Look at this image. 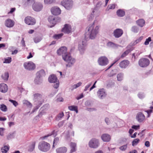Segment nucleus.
<instances>
[{
    "instance_id": "f257e3e1",
    "label": "nucleus",
    "mask_w": 153,
    "mask_h": 153,
    "mask_svg": "<svg viewBox=\"0 0 153 153\" xmlns=\"http://www.w3.org/2000/svg\"><path fill=\"white\" fill-rule=\"evenodd\" d=\"M99 28L98 26L94 27V22L87 27L88 31L86 33L90 39H93L96 38L98 33Z\"/></svg>"
},
{
    "instance_id": "f03ea898",
    "label": "nucleus",
    "mask_w": 153,
    "mask_h": 153,
    "mask_svg": "<svg viewBox=\"0 0 153 153\" xmlns=\"http://www.w3.org/2000/svg\"><path fill=\"white\" fill-rule=\"evenodd\" d=\"M33 100L34 104L36 106L33 109L32 112H34L36 111L42 105L43 102L42 95L39 93H35L33 95Z\"/></svg>"
},
{
    "instance_id": "7ed1b4c3",
    "label": "nucleus",
    "mask_w": 153,
    "mask_h": 153,
    "mask_svg": "<svg viewBox=\"0 0 153 153\" xmlns=\"http://www.w3.org/2000/svg\"><path fill=\"white\" fill-rule=\"evenodd\" d=\"M63 59L68 63L66 66L68 68L72 66L76 62L75 59L71 56L70 53L67 56H63Z\"/></svg>"
},
{
    "instance_id": "20e7f679",
    "label": "nucleus",
    "mask_w": 153,
    "mask_h": 153,
    "mask_svg": "<svg viewBox=\"0 0 153 153\" xmlns=\"http://www.w3.org/2000/svg\"><path fill=\"white\" fill-rule=\"evenodd\" d=\"M50 146L49 143L45 141H42L39 143L38 145V148L41 151L46 152L50 149Z\"/></svg>"
},
{
    "instance_id": "39448f33",
    "label": "nucleus",
    "mask_w": 153,
    "mask_h": 153,
    "mask_svg": "<svg viewBox=\"0 0 153 153\" xmlns=\"http://www.w3.org/2000/svg\"><path fill=\"white\" fill-rule=\"evenodd\" d=\"M100 145L99 140L95 138L91 139L89 142V146L92 148L96 149Z\"/></svg>"
},
{
    "instance_id": "423d86ee",
    "label": "nucleus",
    "mask_w": 153,
    "mask_h": 153,
    "mask_svg": "<svg viewBox=\"0 0 153 153\" xmlns=\"http://www.w3.org/2000/svg\"><path fill=\"white\" fill-rule=\"evenodd\" d=\"M61 4L65 9L69 10L72 8L73 2L71 0H63L61 2Z\"/></svg>"
},
{
    "instance_id": "0eeeda50",
    "label": "nucleus",
    "mask_w": 153,
    "mask_h": 153,
    "mask_svg": "<svg viewBox=\"0 0 153 153\" xmlns=\"http://www.w3.org/2000/svg\"><path fill=\"white\" fill-rule=\"evenodd\" d=\"M149 60L146 58H142L139 61L138 63L140 66L145 67L148 66L149 64Z\"/></svg>"
},
{
    "instance_id": "6e6552de",
    "label": "nucleus",
    "mask_w": 153,
    "mask_h": 153,
    "mask_svg": "<svg viewBox=\"0 0 153 153\" xmlns=\"http://www.w3.org/2000/svg\"><path fill=\"white\" fill-rule=\"evenodd\" d=\"M57 53L59 55H62L63 59V56H67L69 54L67 52L66 47L64 46L61 47L58 50Z\"/></svg>"
},
{
    "instance_id": "1a4fd4ad",
    "label": "nucleus",
    "mask_w": 153,
    "mask_h": 153,
    "mask_svg": "<svg viewBox=\"0 0 153 153\" xmlns=\"http://www.w3.org/2000/svg\"><path fill=\"white\" fill-rule=\"evenodd\" d=\"M24 66L26 69L30 71L34 70L36 68L35 64L32 62H28L24 64Z\"/></svg>"
},
{
    "instance_id": "9d476101",
    "label": "nucleus",
    "mask_w": 153,
    "mask_h": 153,
    "mask_svg": "<svg viewBox=\"0 0 153 153\" xmlns=\"http://www.w3.org/2000/svg\"><path fill=\"white\" fill-rule=\"evenodd\" d=\"M98 62L100 65L105 66L108 64V60L105 56H101L98 59Z\"/></svg>"
},
{
    "instance_id": "9b49d317",
    "label": "nucleus",
    "mask_w": 153,
    "mask_h": 153,
    "mask_svg": "<svg viewBox=\"0 0 153 153\" xmlns=\"http://www.w3.org/2000/svg\"><path fill=\"white\" fill-rule=\"evenodd\" d=\"M86 45V41L85 39L80 42L79 44L78 49L81 54L83 53L85 50V46Z\"/></svg>"
},
{
    "instance_id": "f8f14e48",
    "label": "nucleus",
    "mask_w": 153,
    "mask_h": 153,
    "mask_svg": "<svg viewBox=\"0 0 153 153\" xmlns=\"http://www.w3.org/2000/svg\"><path fill=\"white\" fill-rule=\"evenodd\" d=\"M32 8L35 11L39 12L42 10L43 8V6L41 3H36L33 4Z\"/></svg>"
},
{
    "instance_id": "ddd939ff",
    "label": "nucleus",
    "mask_w": 153,
    "mask_h": 153,
    "mask_svg": "<svg viewBox=\"0 0 153 153\" xmlns=\"http://www.w3.org/2000/svg\"><path fill=\"white\" fill-rule=\"evenodd\" d=\"M25 21L26 24L29 25H34L36 22L35 19L30 16L26 17L25 19Z\"/></svg>"
},
{
    "instance_id": "4468645a",
    "label": "nucleus",
    "mask_w": 153,
    "mask_h": 153,
    "mask_svg": "<svg viewBox=\"0 0 153 153\" xmlns=\"http://www.w3.org/2000/svg\"><path fill=\"white\" fill-rule=\"evenodd\" d=\"M60 19L59 17H57L55 18L53 16H50L48 18V21L50 23L53 24V25H55L57 22H59L60 21Z\"/></svg>"
},
{
    "instance_id": "2eb2a0df",
    "label": "nucleus",
    "mask_w": 153,
    "mask_h": 153,
    "mask_svg": "<svg viewBox=\"0 0 153 153\" xmlns=\"http://www.w3.org/2000/svg\"><path fill=\"white\" fill-rule=\"evenodd\" d=\"M123 33V30L121 29H117L114 30L113 36L116 38H118L121 37Z\"/></svg>"
},
{
    "instance_id": "dca6fc26",
    "label": "nucleus",
    "mask_w": 153,
    "mask_h": 153,
    "mask_svg": "<svg viewBox=\"0 0 153 153\" xmlns=\"http://www.w3.org/2000/svg\"><path fill=\"white\" fill-rule=\"evenodd\" d=\"M97 94L98 97L100 99H103L106 95V94L103 89H99L97 91Z\"/></svg>"
},
{
    "instance_id": "f3484780",
    "label": "nucleus",
    "mask_w": 153,
    "mask_h": 153,
    "mask_svg": "<svg viewBox=\"0 0 153 153\" xmlns=\"http://www.w3.org/2000/svg\"><path fill=\"white\" fill-rule=\"evenodd\" d=\"M62 31L65 33H69L71 31V26L68 24H66L64 27L62 29Z\"/></svg>"
},
{
    "instance_id": "a211bd4d",
    "label": "nucleus",
    "mask_w": 153,
    "mask_h": 153,
    "mask_svg": "<svg viewBox=\"0 0 153 153\" xmlns=\"http://www.w3.org/2000/svg\"><path fill=\"white\" fill-rule=\"evenodd\" d=\"M145 117L141 112L138 113L136 116V119L139 122H142L145 119Z\"/></svg>"
},
{
    "instance_id": "6ab92c4d",
    "label": "nucleus",
    "mask_w": 153,
    "mask_h": 153,
    "mask_svg": "<svg viewBox=\"0 0 153 153\" xmlns=\"http://www.w3.org/2000/svg\"><path fill=\"white\" fill-rule=\"evenodd\" d=\"M15 24L14 22L10 19H8L6 20L5 22V25L8 27H13Z\"/></svg>"
},
{
    "instance_id": "aec40b11",
    "label": "nucleus",
    "mask_w": 153,
    "mask_h": 153,
    "mask_svg": "<svg viewBox=\"0 0 153 153\" xmlns=\"http://www.w3.org/2000/svg\"><path fill=\"white\" fill-rule=\"evenodd\" d=\"M51 11L52 14L55 15H58L61 12L60 9L57 7H52L51 9Z\"/></svg>"
},
{
    "instance_id": "412c9836",
    "label": "nucleus",
    "mask_w": 153,
    "mask_h": 153,
    "mask_svg": "<svg viewBox=\"0 0 153 153\" xmlns=\"http://www.w3.org/2000/svg\"><path fill=\"white\" fill-rule=\"evenodd\" d=\"M129 64V62L127 60H124L120 62L119 64L120 67L122 68H125L128 66Z\"/></svg>"
},
{
    "instance_id": "4be33fe9",
    "label": "nucleus",
    "mask_w": 153,
    "mask_h": 153,
    "mask_svg": "<svg viewBox=\"0 0 153 153\" xmlns=\"http://www.w3.org/2000/svg\"><path fill=\"white\" fill-rule=\"evenodd\" d=\"M8 90V87L6 84L2 83L0 84V91L5 93L7 92Z\"/></svg>"
},
{
    "instance_id": "5701e85b",
    "label": "nucleus",
    "mask_w": 153,
    "mask_h": 153,
    "mask_svg": "<svg viewBox=\"0 0 153 153\" xmlns=\"http://www.w3.org/2000/svg\"><path fill=\"white\" fill-rule=\"evenodd\" d=\"M102 139L104 141L108 142L111 139V137L109 135L107 134H104L101 136Z\"/></svg>"
},
{
    "instance_id": "b1692460",
    "label": "nucleus",
    "mask_w": 153,
    "mask_h": 153,
    "mask_svg": "<svg viewBox=\"0 0 153 153\" xmlns=\"http://www.w3.org/2000/svg\"><path fill=\"white\" fill-rule=\"evenodd\" d=\"M48 79L50 83H54L57 81V79L55 75H52L49 77Z\"/></svg>"
},
{
    "instance_id": "393cba45",
    "label": "nucleus",
    "mask_w": 153,
    "mask_h": 153,
    "mask_svg": "<svg viewBox=\"0 0 153 153\" xmlns=\"http://www.w3.org/2000/svg\"><path fill=\"white\" fill-rule=\"evenodd\" d=\"M67 151V149L65 147L59 148L56 150V153H65Z\"/></svg>"
},
{
    "instance_id": "a878e982",
    "label": "nucleus",
    "mask_w": 153,
    "mask_h": 153,
    "mask_svg": "<svg viewBox=\"0 0 153 153\" xmlns=\"http://www.w3.org/2000/svg\"><path fill=\"white\" fill-rule=\"evenodd\" d=\"M71 149L70 152L72 153L76 150V144L75 143L71 142L70 143Z\"/></svg>"
},
{
    "instance_id": "bb28decb",
    "label": "nucleus",
    "mask_w": 153,
    "mask_h": 153,
    "mask_svg": "<svg viewBox=\"0 0 153 153\" xmlns=\"http://www.w3.org/2000/svg\"><path fill=\"white\" fill-rule=\"evenodd\" d=\"M145 22V21L143 19H140L136 21L137 25L141 27H142L144 26Z\"/></svg>"
},
{
    "instance_id": "cd10ccee",
    "label": "nucleus",
    "mask_w": 153,
    "mask_h": 153,
    "mask_svg": "<svg viewBox=\"0 0 153 153\" xmlns=\"http://www.w3.org/2000/svg\"><path fill=\"white\" fill-rule=\"evenodd\" d=\"M45 73L43 70H41L38 71L36 74V76H39L40 77H42L45 76Z\"/></svg>"
},
{
    "instance_id": "c85d7f7f",
    "label": "nucleus",
    "mask_w": 153,
    "mask_h": 153,
    "mask_svg": "<svg viewBox=\"0 0 153 153\" xmlns=\"http://www.w3.org/2000/svg\"><path fill=\"white\" fill-rule=\"evenodd\" d=\"M42 78L39 76H36L34 80L35 83L37 84H39L42 83Z\"/></svg>"
},
{
    "instance_id": "c756f323",
    "label": "nucleus",
    "mask_w": 153,
    "mask_h": 153,
    "mask_svg": "<svg viewBox=\"0 0 153 153\" xmlns=\"http://www.w3.org/2000/svg\"><path fill=\"white\" fill-rule=\"evenodd\" d=\"M9 146H4L1 148V152L3 153H7L9 149Z\"/></svg>"
},
{
    "instance_id": "7c9ffc66",
    "label": "nucleus",
    "mask_w": 153,
    "mask_h": 153,
    "mask_svg": "<svg viewBox=\"0 0 153 153\" xmlns=\"http://www.w3.org/2000/svg\"><path fill=\"white\" fill-rule=\"evenodd\" d=\"M117 14L120 17H123L125 15V12L122 10H118L117 12Z\"/></svg>"
},
{
    "instance_id": "2f4dec72",
    "label": "nucleus",
    "mask_w": 153,
    "mask_h": 153,
    "mask_svg": "<svg viewBox=\"0 0 153 153\" xmlns=\"http://www.w3.org/2000/svg\"><path fill=\"white\" fill-rule=\"evenodd\" d=\"M69 110L72 111H75L76 113H78V108L77 106L71 105L68 107Z\"/></svg>"
},
{
    "instance_id": "473e14b6",
    "label": "nucleus",
    "mask_w": 153,
    "mask_h": 153,
    "mask_svg": "<svg viewBox=\"0 0 153 153\" xmlns=\"http://www.w3.org/2000/svg\"><path fill=\"white\" fill-rule=\"evenodd\" d=\"M107 45L108 46L112 47L114 48H117L119 45H117L111 42H109L107 43Z\"/></svg>"
},
{
    "instance_id": "72a5a7b5",
    "label": "nucleus",
    "mask_w": 153,
    "mask_h": 153,
    "mask_svg": "<svg viewBox=\"0 0 153 153\" xmlns=\"http://www.w3.org/2000/svg\"><path fill=\"white\" fill-rule=\"evenodd\" d=\"M25 4L26 5H31L34 3L35 0H25Z\"/></svg>"
},
{
    "instance_id": "f704fd0d",
    "label": "nucleus",
    "mask_w": 153,
    "mask_h": 153,
    "mask_svg": "<svg viewBox=\"0 0 153 153\" xmlns=\"http://www.w3.org/2000/svg\"><path fill=\"white\" fill-rule=\"evenodd\" d=\"M9 74L8 72H5L1 75V77L5 81H7L9 77Z\"/></svg>"
},
{
    "instance_id": "c9c22d12",
    "label": "nucleus",
    "mask_w": 153,
    "mask_h": 153,
    "mask_svg": "<svg viewBox=\"0 0 153 153\" xmlns=\"http://www.w3.org/2000/svg\"><path fill=\"white\" fill-rule=\"evenodd\" d=\"M131 49H128L125 51L121 55L120 58H123L126 56L131 51Z\"/></svg>"
},
{
    "instance_id": "e433bc0d",
    "label": "nucleus",
    "mask_w": 153,
    "mask_h": 153,
    "mask_svg": "<svg viewBox=\"0 0 153 153\" xmlns=\"http://www.w3.org/2000/svg\"><path fill=\"white\" fill-rule=\"evenodd\" d=\"M23 103L24 104L26 105L28 107L31 108L32 106V105L31 103L27 100H23Z\"/></svg>"
},
{
    "instance_id": "4c0bfd02",
    "label": "nucleus",
    "mask_w": 153,
    "mask_h": 153,
    "mask_svg": "<svg viewBox=\"0 0 153 153\" xmlns=\"http://www.w3.org/2000/svg\"><path fill=\"white\" fill-rule=\"evenodd\" d=\"M64 116V114L63 112H61L58 114L56 117V120L59 121Z\"/></svg>"
},
{
    "instance_id": "58836bf2",
    "label": "nucleus",
    "mask_w": 153,
    "mask_h": 153,
    "mask_svg": "<svg viewBox=\"0 0 153 153\" xmlns=\"http://www.w3.org/2000/svg\"><path fill=\"white\" fill-rule=\"evenodd\" d=\"M82 82H79L76 84H74L71 86V90L76 89L80 86L82 85Z\"/></svg>"
},
{
    "instance_id": "ea45409f",
    "label": "nucleus",
    "mask_w": 153,
    "mask_h": 153,
    "mask_svg": "<svg viewBox=\"0 0 153 153\" xmlns=\"http://www.w3.org/2000/svg\"><path fill=\"white\" fill-rule=\"evenodd\" d=\"M0 109L3 111L5 112L7 110V108L6 105L4 104L0 105Z\"/></svg>"
},
{
    "instance_id": "a19ab883",
    "label": "nucleus",
    "mask_w": 153,
    "mask_h": 153,
    "mask_svg": "<svg viewBox=\"0 0 153 153\" xmlns=\"http://www.w3.org/2000/svg\"><path fill=\"white\" fill-rule=\"evenodd\" d=\"M59 141V138L56 137L54 139L52 147L53 148L55 147V146L57 145Z\"/></svg>"
},
{
    "instance_id": "79ce46f5",
    "label": "nucleus",
    "mask_w": 153,
    "mask_h": 153,
    "mask_svg": "<svg viewBox=\"0 0 153 153\" xmlns=\"http://www.w3.org/2000/svg\"><path fill=\"white\" fill-rule=\"evenodd\" d=\"M120 58V57H118L116 58L114 60L113 63L106 70V71L109 68H110L114 64L116 63L118 61H119Z\"/></svg>"
},
{
    "instance_id": "37998d69",
    "label": "nucleus",
    "mask_w": 153,
    "mask_h": 153,
    "mask_svg": "<svg viewBox=\"0 0 153 153\" xmlns=\"http://www.w3.org/2000/svg\"><path fill=\"white\" fill-rule=\"evenodd\" d=\"M115 4H111L108 5L106 10L108 11L110 9H114L115 8Z\"/></svg>"
},
{
    "instance_id": "c03bdc74",
    "label": "nucleus",
    "mask_w": 153,
    "mask_h": 153,
    "mask_svg": "<svg viewBox=\"0 0 153 153\" xmlns=\"http://www.w3.org/2000/svg\"><path fill=\"white\" fill-rule=\"evenodd\" d=\"M123 74L122 73L118 74L117 75V80L119 81H121L123 79Z\"/></svg>"
},
{
    "instance_id": "a18cd8bd",
    "label": "nucleus",
    "mask_w": 153,
    "mask_h": 153,
    "mask_svg": "<svg viewBox=\"0 0 153 153\" xmlns=\"http://www.w3.org/2000/svg\"><path fill=\"white\" fill-rule=\"evenodd\" d=\"M35 146V143L33 142L31 145L29 146V148L28 149V151L30 152L33 151L34 149Z\"/></svg>"
},
{
    "instance_id": "49530a36",
    "label": "nucleus",
    "mask_w": 153,
    "mask_h": 153,
    "mask_svg": "<svg viewBox=\"0 0 153 153\" xmlns=\"http://www.w3.org/2000/svg\"><path fill=\"white\" fill-rule=\"evenodd\" d=\"M95 9L96 8H95L92 11V13H91V14L89 16L88 18V21L91 20L93 19L94 16V13L95 12Z\"/></svg>"
},
{
    "instance_id": "de8ad7c7",
    "label": "nucleus",
    "mask_w": 153,
    "mask_h": 153,
    "mask_svg": "<svg viewBox=\"0 0 153 153\" xmlns=\"http://www.w3.org/2000/svg\"><path fill=\"white\" fill-rule=\"evenodd\" d=\"M140 141L139 139L138 138L135 139L132 142V145L133 146L136 145Z\"/></svg>"
},
{
    "instance_id": "09e8293b",
    "label": "nucleus",
    "mask_w": 153,
    "mask_h": 153,
    "mask_svg": "<svg viewBox=\"0 0 153 153\" xmlns=\"http://www.w3.org/2000/svg\"><path fill=\"white\" fill-rule=\"evenodd\" d=\"M63 35V34H56L53 36V38L55 39H60Z\"/></svg>"
},
{
    "instance_id": "8fccbe9b",
    "label": "nucleus",
    "mask_w": 153,
    "mask_h": 153,
    "mask_svg": "<svg viewBox=\"0 0 153 153\" xmlns=\"http://www.w3.org/2000/svg\"><path fill=\"white\" fill-rule=\"evenodd\" d=\"M143 39V36H140L138 39L136 40L133 43L132 45H134L137 43L139 42Z\"/></svg>"
},
{
    "instance_id": "3c124183",
    "label": "nucleus",
    "mask_w": 153,
    "mask_h": 153,
    "mask_svg": "<svg viewBox=\"0 0 153 153\" xmlns=\"http://www.w3.org/2000/svg\"><path fill=\"white\" fill-rule=\"evenodd\" d=\"M11 62V58L8 57L6 58H5L4 61V63H10Z\"/></svg>"
},
{
    "instance_id": "603ef678",
    "label": "nucleus",
    "mask_w": 153,
    "mask_h": 153,
    "mask_svg": "<svg viewBox=\"0 0 153 153\" xmlns=\"http://www.w3.org/2000/svg\"><path fill=\"white\" fill-rule=\"evenodd\" d=\"M14 137L13 133L9 134L7 136V139L8 140H10Z\"/></svg>"
},
{
    "instance_id": "864d4df0",
    "label": "nucleus",
    "mask_w": 153,
    "mask_h": 153,
    "mask_svg": "<svg viewBox=\"0 0 153 153\" xmlns=\"http://www.w3.org/2000/svg\"><path fill=\"white\" fill-rule=\"evenodd\" d=\"M127 147V144H126L121 146L119 149L120 150L122 151H125Z\"/></svg>"
},
{
    "instance_id": "5fc2aeb1",
    "label": "nucleus",
    "mask_w": 153,
    "mask_h": 153,
    "mask_svg": "<svg viewBox=\"0 0 153 153\" xmlns=\"http://www.w3.org/2000/svg\"><path fill=\"white\" fill-rule=\"evenodd\" d=\"M42 39V38L41 37H37L34 38V41L35 42L37 43L40 42Z\"/></svg>"
},
{
    "instance_id": "6e6d98bb",
    "label": "nucleus",
    "mask_w": 153,
    "mask_h": 153,
    "mask_svg": "<svg viewBox=\"0 0 153 153\" xmlns=\"http://www.w3.org/2000/svg\"><path fill=\"white\" fill-rule=\"evenodd\" d=\"M131 30L135 33H137L138 30V28L136 26H133L132 27Z\"/></svg>"
},
{
    "instance_id": "4d7b16f0",
    "label": "nucleus",
    "mask_w": 153,
    "mask_h": 153,
    "mask_svg": "<svg viewBox=\"0 0 153 153\" xmlns=\"http://www.w3.org/2000/svg\"><path fill=\"white\" fill-rule=\"evenodd\" d=\"M9 101L11 102L12 103L13 105L15 107H16L18 105L17 102L15 100H14L10 99L9 100Z\"/></svg>"
},
{
    "instance_id": "13d9d810",
    "label": "nucleus",
    "mask_w": 153,
    "mask_h": 153,
    "mask_svg": "<svg viewBox=\"0 0 153 153\" xmlns=\"http://www.w3.org/2000/svg\"><path fill=\"white\" fill-rule=\"evenodd\" d=\"M54 1V0H44V2L45 4H51L53 3Z\"/></svg>"
},
{
    "instance_id": "bf43d9fd",
    "label": "nucleus",
    "mask_w": 153,
    "mask_h": 153,
    "mask_svg": "<svg viewBox=\"0 0 153 153\" xmlns=\"http://www.w3.org/2000/svg\"><path fill=\"white\" fill-rule=\"evenodd\" d=\"M151 41V38L150 37L147 39L145 41L144 44L145 45H147L149 44V42Z\"/></svg>"
},
{
    "instance_id": "052dcab7",
    "label": "nucleus",
    "mask_w": 153,
    "mask_h": 153,
    "mask_svg": "<svg viewBox=\"0 0 153 153\" xmlns=\"http://www.w3.org/2000/svg\"><path fill=\"white\" fill-rule=\"evenodd\" d=\"M5 129L3 128H0V135L1 136L4 135V131Z\"/></svg>"
},
{
    "instance_id": "680f3d73",
    "label": "nucleus",
    "mask_w": 153,
    "mask_h": 153,
    "mask_svg": "<svg viewBox=\"0 0 153 153\" xmlns=\"http://www.w3.org/2000/svg\"><path fill=\"white\" fill-rule=\"evenodd\" d=\"M105 121L107 125H108L110 123V120L109 118L105 117Z\"/></svg>"
},
{
    "instance_id": "e2e57ef3",
    "label": "nucleus",
    "mask_w": 153,
    "mask_h": 153,
    "mask_svg": "<svg viewBox=\"0 0 153 153\" xmlns=\"http://www.w3.org/2000/svg\"><path fill=\"white\" fill-rule=\"evenodd\" d=\"M131 128L132 129H133L135 130H137L140 128V126L133 125V126H132Z\"/></svg>"
},
{
    "instance_id": "0e129e2a",
    "label": "nucleus",
    "mask_w": 153,
    "mask_h": 153,
    "mask_svg": "<svg viewBox=\"0 0 153 153\" xmlns=\"http://www.w3.org/2000/svg\"><path fill=\"white\" fill-rule=\"evenodd\" d=\"M54 132V131H53L52 132L51 134H48L47 135H45V136H44L43 137H42V139H46L47 137H48L49 136H50L52 135V134H53V133Z\"/></svg>"
},
{
    "instance_id": "69168bd1",
    "label": "nucleus",
    "mask_w": 153,
    "mask_h": 153,
    "mask_svg": "<svg viewBox=\"0 0 153 153\" xmlns=\"http://www.w3.org/2000/svg\"><path fill=\"white\" fill-rule=\"evenodd\" d=\"M56 83L53 85V87L56 89L59 86V83L58 81L56 82Z\"/></svg>"
},
{
    "instance_id": "338daca9",
    "label": "nucleus",
    "mask_w": 153,
    "mask_h": 153,
    "mask_svg": "<svg viewBox=\"0 0 153 153\" xmlns=\"http://www.w3.org/2000/svg\"><path fill=\"white\" fill-rule=\"evenodd\" d=\"M57 91L56 90H53V91L51 92V94L50 96L51 97H52L57 92Z\"/></svg>"
},
{
    "instance_id": "774afa93",
    "label": "nucleus",
    "mask_w": 153,
    "mask_h": 153,
    "mask_svg": "<svg viewBox=\"0 0 153 153\" xmlns=\"http://www.w3.org/2000/svg\"><path fill=\"white\" fill-rule=\"evenodd\" d=\"M138 97L140 99H142L144 97V95L143 94L140 93L138 95Z\"/></svg>"
}]
</instances>
